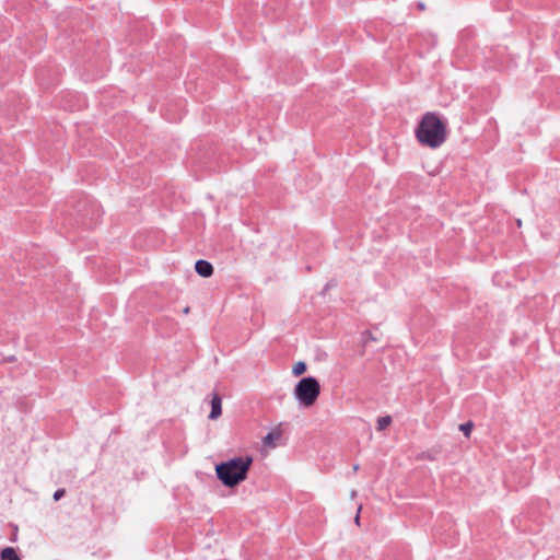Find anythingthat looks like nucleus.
I'll list each match as a JSON object with an SVG mask.
<instances>
[{"instance_id":"nucleus-7","label":"nucleus","mask_w":560,"mask_h":560,"mask_svg":"<svg viewBox=\"0 0 560 560\" xmlns=\"http://www.w3.org/2000/svg\"><path fill=\"white\" fill-rule=\"evenodd\" d=\"M1 560H21V558L18 556L14 548L5 547L1 551Z\"/></svg>"},{"instance_id":"nucleus-19","label":"nucleus","mask_w":560,"mask_h":560,"mask_svg":"<svg viewBox=\"0 0 560 560\" xmlns=\"http://www.w3.org/2000/svg\"><path fill=\"white\" fill-rule=\"evenodd\" d=\"M188 312H189V307H186V308L184 310V313H186V314H187Z\"/></svg>"},{"instance_id":"nucleus-18","label":"nucleus","mask_w":560,"mask_h":560,"mask_svg":"<svg viewBox=\"0 0 560 560\" xmlns=\"http://www.w3.org/2000/svg\"><path fill=\"white\" fill-rule=\"evenodd\" d=\"M419 8H420L421 10H423V9H424L423 3H419Z\"/></svg>"},{"instance_id":"nucleus-9","label":"nucleus","mask_w":560,"mask_h":560,"mask_svg":"<svg viewBox=\"0 0 560 560\" xmlns=\"http://www.w3.org/2000/svg\"><path fill=\"white\" fill-rule=\"evenodd\" d=\"M305 371H306V363L303 361L296 362L292 369V373L295 376L303 374Z\"/></svg>"},{"instance_id":"nucleus-6","label":"nucleus","mask_w":560,"mask_h":560,"mask_svg":"<svg viewBox=\"0 0 560 560\" xmlns=\"http://www.w3.org/2000/svg\"><path fill=\"white\" fill-rule=\"evenodd\" d=\"M211 411L209 415L210 419H217L222 413V400L221 397L218 394H213L211 398Z\"/></svg>"},{"instance_id":"nucleus-3","label":"nucleus","mask_w":560,"mask_h":560,"mask_svg":"<svg viewBox=\"0 0 560 560\" xmlns=\"http://www.w3.org/2000/svg\"><path fill=\"white\" fill-rule=\"evenodd\" d=\"M320 393V385L313 376L303 377L294 387V398L303 407L314 405Z\"/></svg>"},{"instance_id":"nucleus-11","label":"nucleus","mask_w":560,"mask_h":560,"mask_svg":"<svg viewBox=\"0 0 560 560\" xmlns=\"http://www.w3.org/2000/svg\"><path fill=\"white\" fill-rule=\"evenodd\" d=\"M65 494V490L63 489H58L55 493H54V500L55 501H58L60 500Z\"/></svg>"},{"instance_id":"nucleus-10","label":"nucleus","mask_w":560,"mask_h":560,"mask_svg":"<svg viewBox=\"0 0 560 560\" xmlns=\"http://www.w3.org/2000/svg\"><path fill=\"white\" fill-rule=\"evenodd\" d=\"M472 428H474V422H464L459 425V431H462L465 436L469 438Z\"/></svg>"},{"instance_id":"nucleus-14","label":"nucleus","mask_w":560,"mask_h":560,"mask_svg":"<svg viewBox=\"0 0 560 560\" xmlns=\"http://www.w3.org/2000/svg\"><path fill=\"white\" fill-rule=\"evenodd\" d=\"M364 338H365V340H368V339L374 340V338L372 337L371 332H369V331L364 332Z\"/></svg>"},{"instance_id":"nucleus-8","label":"nucleus","mask_w":560,"mask_h":560,"mask_svg":"<svg viewBox=\"0 0 560 560\" xmlns=\"http://www.w3.org/2000/svg\"><path fill=\"white\" fill-rule=\"evenodd\" d=\"M439 453H440V451L438 448H432V450H429L427 452L419 454L418 458L419 459H428V460H436Z\"/></svg>"},{"instance_id":"nucleus-5","label":"nucleus","mask_w":560,"mask_h":560,"mask_svg":"<svg viewBox=\"0 0 560 560\" xmlns=\"http://www.w3.org/2000/svg\"><path fill=\"white\" fill-rule=\"evenodd\" d=\"M196 272L203 278H208L213 273V267L212 265L203 259H199L195 264Z\"/></svg>"},{"instance_id":"nucleus-1","label":"nucleus","mask_w":560,"mask_h":560,"mask_svg":"<svg viewBox=\"0 0 560 560\" xmlns=\"http://www.w3.org/2000/svg\"><path fill=\"white\" fill-rule=\"evenodd\" d=\"M416 138L422 145L438 149L446 141V124L435 113L428 112L416 128Z\"/></svg>"},{"instance_id":"nucleus-4","label":"nucleus","mask_w":560,"mask_h":560,"mask_svg":"<svg viewBox=\"0 0 560 560\" xmlns=\"http://www.w3.org/2000/svg\"><path fill=\"white\" fill-rule=\"evenodd\" d=\"M283 429L281 424L277 425L275 429H272L262 440V443L265 446L275 448L278 445H280L282 436H283Z\"/></svg>"},{"instance_id":"nucleus-15","label":"nucleus","mask_w":560,"mask_h":560,"mask_svg":"<svg viewBox=\"0 0 560 560\" xmlns=\"http://www.w3.org/2000/svg\"><path fill=\"white\" fill-rule=\"evenodd\" d=\"M377 420L387 421V420H392V418L389 416H385V417H380Z\"/></svg>"},{"instance_id":"nucleus-13","label":"nucleus","mask_w":560,"mask_h":560,"mask_svg":"<svg viewBox=\"0 0 560 560\" xmlns=\"http://www.w3.org/2000/svg\"><path fill=\"white\" fill-rule=\"evenodd\" d=\"M361 510H362V505L360 504V505L358 506L357 515H355V517H354V522H355V524H357V525H360V512H361Z\"/></svg>"},{"instance_id":"nucleus-17","label":"nucleus","mask_w":560,"mask_h":560,"mask_svg":"<svg viewBox=\"0 0 560 560\" xmlns=\"http://www.w3.org/2000/svg\"><path fill=\"white\" fill-rule=\"evenodd\" d=\"M359 469V465L353 466V470L357 471Z\"/></svg>"},{"instance_id":"nucleus-16","label":"nucleus","mask_w":560,"mask_h":560,"mask_svg":"<svg viewBox=\"0 0 560 560\" xmlns=\"http://www.w3.org/2000/svg\"><path fill=\"white\" fill-rule=\"evenodd\" d=\"M355 495H357V491H355V490H352V491H351V494H350L351 499H353Z\"/></svg>"},{"instance_id":"nucleus-12","label":"nucleus","mask_w":560,"mask_h":560,"mask_svg":"<svg viewBox=\"0 0 560 560\" xmlns=\"http://www.w3.org/2000/svg\"><path fill=\"white\" fill-rule=\"evenodd\" d=\"M390 422H377L376 430L377 431H384Z\"/></svg>"},{"instance_id":"nucleus-2","label":"nucleus","mask_w":560,"mask_h":560,"mask_svg":"<svg viewBox=\"0 0 560 560\" xmlns=\"http://www.w3.org/2000/svg\"><path fill=\"white\" fill-rule=\"evenodd\" d=\"M253 464L252 456H238L215 466L218 478L226 487H235L246 479Z\"/></svg>"}]
</instances>
